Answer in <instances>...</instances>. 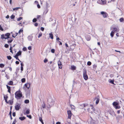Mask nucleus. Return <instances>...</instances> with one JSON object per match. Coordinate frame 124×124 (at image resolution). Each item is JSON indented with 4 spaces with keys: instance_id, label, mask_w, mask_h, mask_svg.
<instances>
[{
    "instance_id": "nucleus-1",
    "label": "nucleus",
    "mask_w": 124,
    "mask_h": 124,
    "mask_svg": "<svg viewBox=\"0 0 124 124\" xmlns=\"http://www.w3.org/2000/svg\"><path fill=\"white\" fill-rule=\"evenodd\" d=\"M15 98L17 99H21L23 96L22 93L20 89L15 93Z\"/></svg>"
},
{
    "instance_id": "nucleus-2",
    "label": "nucleus",
    "mask_w": 124,
    "mask_h": 124,
    "mask_svg": "<svg viewBox=\"0 0 124 124\" xmlns=\"http://www.w3.org/2000/svg\"><path fill=\"white\" fill-rule=\"evenodd\" d=\"M83 77L85 80H87L88 79V76L87 74L86 70H84L83 73Z\"/></svg>"
},
{
    "instance_id": "nucleus-3",
    "label": "nucleus",
    "mask_w": 124,
    "mask_h": 124,
    "mask_svg": "<svg viewBox=\"0 0 124 124\" xmlns=\"http://www.w3.org/2000/svg\"><path fill=\"white\" fill-rule=\"evenodd\" d=\"M101 14L102 15L103 17L104 18H106L108 16V15L107 13L106 12L104 11H102L101 12Z\"/></svg>"
},
{
    "instance_id": "nucleus-4",
    "label": "nucleus",
    "mask_w": 124,
    "mask_h": 124,
    "mask_svg": "<svg viewBox=\"0 0 124 124\" xmlns=\"http://www.w3.org/2000/svg\"><path fill=\"white\" fill-rule=\"evenodd\" d=\"M97 3L101 5L104 4L106 3V1L105 0H98L97 1Z\"/></svg>"
},
{
    "instance_id": "nucleus-5",
    "label": "nucleus",
    "mask_w": 124,
    "mask_h": 124,
    "mask_svg": "<svg viewBox=\"0 0 124 124\" xmlns=\"http://www.w3.org/2000/svg\"><path fill=\"white\" fill-rule=\"evenodd\" d=\"M30 85L31 84L30 83H26L24 84L23 87V88H27V89H29L30 87Z\"/></svg>"
},
{
    "instance_id": "nucleus-6",
    "label": "nucleus",
    "mask_w": 124,
    "mask_h": 124,
    "mask_svg": "<svg viewBox=\"0 0 124 124\" xmlns=\"http://www.w3.org/2000/svg\"><path fill=\"white\" fill-rule=\"evenodd\" d=\"M94 100H96V103L97 104L100 101V97L99 96H98L95 97Z\"/></svg>"
},
{
    "instance_id": "nucleus-7",
    "label": "nucleus",
    "mask_w": 124,
    "mask_h": 124,
    "mask_svg": "<svg viewBox=\"0 0 124 124\" xmlns=\"http://www.w3.org/2000/svg\"><path fill=\"white\" fill-rule=\"evenodd\" d=\"M67 112L68 115V118L70 119L71 117V116L72 115V114L70 110H68L67 111Z\"/></svg>"
},
{
    "instance_id": "nucleus-8",
    "label": "nucleus",
    "mask_w": 124,
    "mask_h": 124,
    "mask_svg": "<svg viewBox=\"0 0 124 124\" xmlns=\"http://www.w3.org/2000/svg\"><path fill=\"white\" fill-rule=\"evenodd\" d=\"M20 106V105L19 103H17L15 106L16 110H19Z\"/></svg>"
},
{
    "instance_id": "nucleus-9",
    "label": "nucleus",
    "mask_w": 124,
    "mask_h": 124,
    "mask_svg": "<svg viewBox=\"0 0 124 124\" xmlns=\"http://www.w3.org/2000/svg\"><path fill=\"white\" fill-rule=\"evenodd\" d=\"M10 35V34L9 33H6L5 35V36L6 37H5V39H8L9 38V36Z\"/></svg>"
},
{
    "instance_id": "nucleus-10",
    "label": "nucleus",
    "mask_w": 124,
    "mask_h": 124,
    "mask_svg": "<svg viewBox=\"0 0 124 124\" xmlns=\"http://www.w3.org/2000/svg\"><path fill=\"white\" fill-rule=\"evenodd\" d=\"M58 64L59 68L61 69L62 68V64L61 62V61H59L58 62Z\"/></svg>"
},
{
    "instance_id": "nucleus-11",
    "label": "nucleus",
    "mask_w": 124,
    "mask_h": 124,
    "mask_svg": "<svg viewBox=\"0 0 124 124\" xmlns=\"http://www.w3.org/2000/svg\"><path fill=\"white\" fill-rule=\"evenodd\" d=\"M113 29L112 31H113L114 33L118 32L119 31L118 29L114 27L113 28Z\"/></svg>"
},
{
    "instance_id": "nucleus-12",
    "label": "nucleus",
    "mask_w": 124,
    "mask_h": 124,
    "mask_svg": "<svg viewBox=\"0 0 124 124\" xmlns=\"http://www.w3.org/2000/svg\"><path fill=\"white\" fill-rule=\"evenodd\" d=\"M119 104L118 103L116 102H114L113 103V105L114 108Z\"/></svg>"
},
{
    "instance_id": "nucleus-13",
    "label": "nucleus",
    "mask_w": 124,
    "mask_h": 124,
    "mask_svg": "<svg viewBox=\"0 0 124 124\" xmlns=\"http://www.w3.org/2000/svg\"><path fill=\"white\" fill-rule=\"evenodd\" d=\"M6 86L7 88L8 89V92L11 93V89H10V86H8V85H6Z\"/></svg>"
},
{
    "instance_id": "nucleus-14",
    "label": "nucleus",
    "mask_w": 124,
    "mask_h": 124,
    "mask_svg": "<svg viewBox=\"0 0 124 124\" xmlns=\"http://www.w3.org/2000/svg\"><path fill=\"white\" fill-rule=\"evenodd\" d=\"M86 40L87 41L90 40L91 39L90 36L89 35L86 36Z\"/></svg>"
},
{
    "instance_id": "nucleus-15",
    "label": "nucleus",
    "mask_w": 124,
    "mask_h": 124,
    "mask_svg": "<svg viewBox=\"0 0 124 124\" xmlns=\"http://www.w3.org/2000/svg\"><path fill=\"white\" fill-rule=\"evenodd\" d=\"M13 83L12 81H10L8 83V85H13Z\"/></svg>"
},
{
    "instance_id": "nucleus-16",
    "label": "nucleus",
    "mask_w": 124,
    "mask_h": 124,
    "mask_svg": "<svg viewBox=\"0 0 124 124\" xmlns=\"http://www.w3.org/2000/svg\"><path fill=\"white\" fill-rule=\"evenodd\" d=\"M71 69L72 70H75L76 69V67L74 65H72Z\"/></svg>"
},
{
    "instance_id": "nucleus-17",
    "label": "nucleus",
    "mask_w": 124,
    "mask_h": 124,
    "mask_svg": "<svg viewBox=\"0 0 124 124\" xmlns=\"http://www.w3.org/2000/svg\"><path fill=\"white\" fill-rule=\"evenodd\" d=\"M49 37H50V38L51 39H53V34L52 33H49Z\"/></svg>"
},
{
    "instance_id": "nucleus-18",
    "label": "nucleus",
    "mask_w": 124,
    "mask_h": 124,
    "mask_svg": "<svg viewBox=\"0 0 124 124\" xmlns=\"http://www.w3.org/2000/svg\"><path fill=\"white\" fill-rule=\"evenodd\" d=\"M80 106H82V107H85L88 105V104H87L85 103L83 104H82L80 105Z\"/></svg>"
},
{
    "instance_id": "nucleus-19",
    "label": "nucleus",
    "mask_w": 124,
    "mask_h": 124,
    "mask_svg": "<svg viewBox=\"0 0 124 124\" xmlns=\"http://www.w3.org/2000/svg\"><path fill=\"white\" fill-rule=\"evenodd\" d=\"M18 34V33H16V32L15 33V34H13L12 35V37L14 38H15L16 36Z\"/></svg>"
},
{
    "instance_id": "nucleus-20",
    "label": "nucleus",
    "mask_w": 124,
    "mask_h": 124,
    "mask_svg": "<svg viewBox=\"0 0 124 124\" xmlns=\"http://www.w3.org/2000/svg\"><path fill=\"white\" fill-rule=\"evenodd\" d=\"M18 55L16 54L15 56H14V57L16 58V59L17 60H18L20 62H21V61L18 58Z\"/></svg>"
},
{
    "instance_id": "nucleus-21",
    "label": "nucleus",
    "mask_w": 124,
    "mask_h": 124,
    "mask_svg": "<svg viewBox=\"0 0 124 124\" xmlns=\"http://www.w3.org/2000/svg\"><path fill=\"white\" fill-rule=\"evenodd\" d=\"M25 119V117H19V119L23 121Z\"/></svg>"
},
{
    "instance_id": "nucleus-22",
    "label": "nucleus",
    "mask_w": 124,
    "mask_h": 124,
    "mask_svg": "<svg viewBox=\"0 0 124 124\" xmlns=\"http://www.w3.org/2000/svg\"><path fill=\"white\" fill-rule=\"evenodd\" d=\"M21 52L20 51H19L16 54V55L19 56L21 55Z\"/></svg>"
},
{
    "instance_id": "nucleus-23",
    "label": "nucleus",
    "mask_w": 124,
    "mask_h": 124,
    "mask_svg": "<svg viewBox=\"0 0 124 124\" xmlns=\"http://www.w3.org/2000/svg\"><path fill=\"white\" fill-rule=\"evenodd\" d=\"M13 101L10 100L8 101V103H9L10 105H12L13 103Z\"/></svg>"
},
{
    "instance_id": "nucleus-24",
    "label": "nucleus",
    "mask_w": 124,
    "mask_h": 124,
    "mask_svg": "<svg viewBox=\"0 0 124 124\" xmlns=\"http://www.w3.org/2000/svg\"><path fill=\"white\" fill-rule=\"evenodd\" d=\"M114 34V32L113 31H112L110 33V36L112 37L113 36Z\"/></svg>"
},
{
    "instance_id": "nucleus-25",
    "label": "nucleus",
    "mask_w": 124,
    "mask_h": 124,
    "mask_svg": "<svg viewBox=\"0 0 124 124\" xmlns=\"http://www.w3.org/2000/svg\"><path fill=\"white\" fill-rule=\"evenodd\" d=\"M23 29H20L18 31V33H19V35L20 34V33L21 32L23 33Z\"/></svg>"
},
{
    "instance_id": "nucleus-26",
    "label": "nucleus",
    "mask_w": 124,
    "mask_h": 124,
    "mask_svg": "<svg viewBox=\"0 0 124 124\" xmlns=\"http://www.w3.org/2000/svg\"><path fill=\"white\" fill-rule=\"evenodd\" d=\"M30 110L29 109L27 110L25 112L26 114H29L30 113Z\"/></svg>"
},
{
    "instance_id": "nucleus-27",
    "label": "nucleus",
    "mask_w": 124,
    "mask_h": 124,
    "mask_svg": "<svg viewBox=\"0 0 124 124\" xmlns=\"http://www.w3.org/2000/svg\"><path fill=\"white\" fill-rule=\"evenodd\" d=\"M120 107L119 105V104L118 105H117V106H116L115 108H116V109H119L120 108Z\"/></svg>"
},
{
    "instance_id": "nucleus-28",
    "label": "nucleus",
    "mask_w": 124,
    "mask_h": 124,
    "mask_svg": "<svg viewBox=\"0 0 124 124\" xmlns=\"http://www.w3.org/2000/svg\"><path fill=\"white\" fill-rule=\"evenodd\" d=\"M4 65L3 64L1 63L0 64V67L1 68L4 67Z\"/></svg>"
},
{
    "instance_id": "nucleus-29",
    "label": "nucleus",
    "mask_w": 124,
    "mask_h": 124,
    "mask_svg": "<svg viewBox=\"0 0 124 124\" xmlns=\"http://www.w3.org/2000/svg\"><path fill=\"white\" fill-rule=\"evenodd\" d=\"M29 101L28 100H25L24 101V103L26 104H27L29 103Z\"/></svg>"
},
{
    "instance_id": "nucleus-30",
    "label": "nucleus",
    "mask_w": 124,
    "mask_h": 124,
    "mask_svg": "<svg viewBox=\"0 0 124 124\" xmlns=\"http://www.w3.org/2000/svg\"><path fill=\"white\" fill-rule=\"evenodd\" d=\"M120 21L121 22H123L124 21V19L123 18H120Z\"/></svg>"
},
{
    "instance_id": "nucleus-31",
    "label": "nucleus",
    "mask_w": 124,
    "mask_h": 124,
    "mask_svg": "<svg viewBox=\"0 0 124 124\" xmlns=\"http://www.w3.org/2000/svg\"><path fill=\"white\" fill-rule=\"evenodd\" d=\"M4 36H5L4 34H2L1 35V38L2 39H5V38H6L5 37H4Z\"/></svg>"
},
{
    "instance_id": "nucleus-32",
    "label": "nucleus",
    "mask_w": 124,
    "mask_h": 124,
    "mask_svg": "<svg viewBox=\"0 0 124 124\" xmlns=\"http://www.w3.org/2000/svg\"><path fill=\"white\" fill-rule=\"evenodd\" d=\"M42 33L41 32H40L39 34V35L38 36V38H39L40 37L42 36Z\"/></svg>"
},
{
    "instance_id": "nucleus-33",
    "label": "nucleus",
    "mask_w": 124,
    "mask_h": 124,
    "mask_svg": "<svg viewBox=\"0 0 124 124\" xmlns=\"http://www.w3.org/2000/svg\"><path fill=\"white\" fill-rule=\"evenodd\" d=\"M15 17V15H12L10 16V18L11 19H14Z\"/></svg>"
},
{
    "instance_id": "nucleus-34",
    "label": "nucleus",
    "mask_w": 124,
    "mask_h": 124,
    "mask_svg": "<svg viewBox=\"0 0 124 124\" xmlns=\"http://www.w3.org/2000/svg\"><path fill=\"white\" fill-rule=\"evenodd\" d=\"M25 81V78H23L21 79V81L22 83H24Z\"/></svg>"
},
{
    "instance_id": "nucleus-35",
    "label": "nucleus",
    "mask_w": 124,
    "mask_h": 124,
    "mask_svg": "<svg viewBox=\"0 0 124 124\" xmlns=\"http://www.w3.org/2000/svg\"><path fill=\"white\" fill-rule=\"evenodd\" d=\"M91 62L90 61H88L87 62V65L88 66H90L91 64Z\"/></svg>"
},
{
    "instance_id": "nucleus-36",
    "label": "nucleus",
    "mask_w": 124,
    "mask_h": 124,
    "mask_svg": "<svg viewBox=\"0 0 124 124\" xmlns=\"http://www.w3.org/2000/svg\"><path fill=\"white\" fill-rule=\"evenodd\" d=\"M23 19V17H20L17 19L18 21H19Z\"/></svg>"
},
{
    "instance_id": "nucleus-37",
    "label": "nucleus",
    "mask_w": 124,
    "mask_h": 124,
    "mask_svg": "<svg viewBox=\"0 0 124 124\" xmlns=\"http://www.w3.org/2000/svg\"><path fill=\"white\" fill-rule=\"evenodd\" d=\"M7 58L9 60H11L12 58L10 56H7Z\"/></svg>"
},
{
    "instance_id": "nucleus-38",
    "label": "nucleus",
    "mask_w": 124,
    "mask_h": 124,
    "mask_svg": "<svg viewBox=\"0 0 124 124\" xmlns=\"http://www.w3.org/2000/svg\"><path fill=\"white\" fill-rule=\"evenodd\" d=\"M37 21V19L35 18L33 19L32 20L33 22L35 23Z\"/></svg>"
},
{
    "instance_id": "nucleus-39",
    "label": "nucleus",
    "mask_w": 124,
    "mask_h": 124,
    "mask_svg": "<svg viewBox=\"0 0 124 124\" xmlns=\"http://www.w3.org/2000/svg\"><path fill=\"white\" fill-rule=\"evenodd\" d=\"M96 65L95 64H94L93 66V68L95 69L96 68Z\"/></svg>"
},
{
    "instance_id": "nucleus-40",
    "label": "nucleus",
    "mask_w": 124,
    "mask_h": 124,
    "mask_svg": "<svg viewBox=\"0 0 124 124\" xmlns=\"http://www.w3.org/2000/svg\"><path fill=\"white\" fill-rule=\"evenodd\" d=\"M17 122V121L16 119H15L14 121L13 122L12 124H15L16 122Z\"/></svg>"
},
{
    "instance_id": "nucleus-41",
    "label": "nucleus",
    "mask_w": 124,
    "mask_h": 124,
    "mask_svg": "<svg viewBox=\"0 0 124 124\" xmlns=\"http://www.w3.org/2000/svg\"><path fill=\"white\" fill-rule=\"evenodd\" d=\"M8 45L7 44H6L4 45V47L6 48H7L8 47Z\"/></svg>"
},
{
    "instance_id": "nucleus-42",
    "label": "nucleus",
    "mask_w": 124,
    "mask_h": 124,
    "mask_svg": "<svg viewBox=\"0 0 124 124\" xmlns=\"http://www.w3.org/2000/svg\"><path fill=\"white\" fill-rule=\"evenodd\" d=\"M12 48L11 46H10V52L11 53H13V52L12 51Z\"/></svg>"
},
{
    "instance_id": "nucleus-43",
    "label": "nucleus",
    "mask_w": 124,
    "mask_h": 124,
    "mask_svg": "<svg viewBox=\"0 0 124 124\" xmlns=\"http://www.w3.org/2000/svg\"><path fill=\"white\" fill-rule=\"evenodd\" d=\"M70 107L72 109H74L75 108V107L73 105H70Z\"/></svg>"
},
{
    "instance_id": "nucleus-44",
    "label": "nucleus",
    "mask_w": 124,
    "mask_h": 124,
    "mask_svg": "<svg viewBox=\"0 0 124 124\" xmlns=\"http://www.w3.org/2000/svg\"><path fill=\"white\" fill-rule=\"evenodd\" d=\"M19 8H13V10H18V9Z\"/></svg>"
},
{
    "instance_id": "nucleus-45",
    "label": "nucleus",
    "mask_w": 124,
    "mask_h": 124,
    "mask_svg": "<svg viewBox=\"0 0 124 124\" xmlns=\"http://www.w3.org/2000/svg\"><path fill=\"white\" fill-rule=\"evenodd\" d=\"M109 82L113 84H114V80H111Z\"/></svg>"
},
{
    "instance_id": "nucleus-46",
    "label": "nucleus",
    "mask_w": 124,
    "mask_h": 124,
    "mask_svg": "<svg viewBox=\"0 0 124 124\" xmlns=\"http://www.w3.org/2000/svg\"><path fill=\"white\" fill-rule=\"evenodd\" d=\"M55 50L54 49H53L51 50V52L52 53H54L55 52Z\"/></svg>"
},
{
    "instance_id": "nucleus-47",
    "label": "nucleus",
    "mask_w": 124,
    "mask_h": 124,
    "mask_svg": "<svg viewBox=\"0 0 124 124\" xmlns=\"http://www.w3.org/2000/svg\"><path fill=\"white\" fill-rule=\"evenodd\" d=\"M47 59L46 58L44 60V62L45 63H46L47 62Z\"/></svg>"
},
{
    "instance_id": "nucleus-48",
    "label": "nucleus",
    "mask_w": 124,
    "mask_h": 124,
    "mask_svg": "<svg viewBox=\"0 0 124 124\" xmlns=\"http://www.w3.org/2000/svg\"><path fill=\"white\" fill-rule=\"evenodd\" d=\"M27 117H28L30 119H31L32 118V117L31 115H27Z\"/></svg>"
},
{
    "instance_id": "nucleus-49",
    "label": "nucleus",
    "mask_w": 124,
    "mask_h": 124,
    "mask_svg": "<svg viewBox=\"0 0 124 124\" xmlns=\"http://www.w3.org/2000/svg\"><path fill=\"white\" fill-rule=\"evenodd\" d=\"M27 50V49L25 47H24L23 48V50L24 51H25Z\"/></svg>"
},
{
    "instance_id": "nucleus-50",
    "label": "nucleus",
    "mask_w": 124,
    "mask_h": 124,
    "mask_svg": "<svg viewBox=\"0 0 124 124\" xmlns=\"http://www.w3.org/2000/svg\"><path fill=\"white\" fill-rule=\"evenodd\" d=\"M39 120L41 122H42V121H43L42 120V118L41 117H39Z\"/></svg>"
},
{
    "instance_id": "nucleus-51",
    "label": "nucleus",
    "mask_w": 124,
    "mask_h": 124,
    "mask_svg": "<svg viewBox=\"0 0 124 124\" xmlns=\"http://www.w3.org/2000/svg\"><path fill=\"white\" fill-rule=\"evenodd\" d=\"M0 30L2 31H3V29L1 25H0Z\"/></svg>"
},
{
    "instance_id": "nucleus-52",
    "label": "nucleus",
    "mask_w": 124,
    "mask_h": 124,
    "mask_svg": "<svg viewBox=\"0 0 124 124\" xmlns=\"http://www.w3.org/2000/svg\"><path fill=\"white\" fill-rule=\"evenodd\" d=\"M4 98L5 100V99H7L8 98V96H6L5 95H4Z\"/></svg>"
},
{
    "instance_id": "nucleus-53",
    "label": "nucleus",
    "mask_w": 124,
    "mask_h": 124,
    "mask_svg": "<svg viewBox=\"0 0 124 124\" xmlns=\"http://www.w3.org/2000/svg\"><path fill=\"white\" fill-rule=\"evenodd\" d=\"M28 49L29 50H31V46H29L28 47Z\"/></svg>"
},
{
    "instance_id": "nucleus-54",
    "label": "nucleus",
    "mask_w": 124,
    "mask_h": 124,
    "mask_svg": "<svg viewBox=\"0 0 124 124\" xmlns=\"http://www.w3.org/2000/svg\"><path fill=\"white\" fill-rule=\"evenodd\" d=\"M13 41V40H10L8 41V43H11Z\"/></svg>"
},
{
    "instance_id": "nucleus-55",
    "label": "nucleus",
    "mask_w": 124,
    "mask_h": 124,
    "mask_svg": "<svg viewBox=\"0 0 124 124\" xmlns=\"http://www.w3.org/2000/svg\"><path fill=\"white\" fill-rule=\"evenodd\" d=\"M41 30L42 31H43L44 30V28L43 27H41Z\"/></svg>"
},
{
    "instance_id": "nucleus-56",
    "label": "nucleus",
    "mask_w": 124,
    "mask_h": 124,
    "mask_svg": "<svg viewBox=\"0 0 124 124\" xmlns=\"http://www.w3.org/2000/svg\"><path fill=\"white\" fill-rule=\"evenodd\" d=\"M46 106V104L45 103H44V105L42 106V107L43 108H44Z\"/></svg>"
},
{
    "instance_id": "nucleus-57",
    "label": "nucleus",
    "mask_w": 124,
    "mask_h": 124,
    "mask_svg": "<svg viewBox=\"0 0 124 124\" xmlns=\"http://www.w3.org/2000/svg\"><path fill=\"white\" fill-rule=\"evenodd\" d=\"M90 106L92 107V108L93 109V110H94V111L95 110H94L93 109H93H94L93 108V105H92V104H91V105H90Z\"/></svg>"
},
{
    "instance_id": "nucleus-58",
    "label": "nucleus",
    "mask_w": 124,
    "mask_h": 124,
    "mask_svg": "<svg viewBox=\"0 0 124 124\" xmlns=\"http://www.w3.org/2000/svg\"><path fill=\"white\" fill-rule=\"evenodd\" d=\"M12 115L13 116H16V113L15 112H13L12 114Z\"/></svg>"
},
{
    "instance_id": "nucleus-59",
    "label": "nucleus",
    "mask_w": 124,
    "mask_h": 124,
    "mask_svg": "<svg viewBox=\"0 0 124 124\" xmlns=\"http://www.w3.org/2000/svg\"><path fill=\"white\" fill-rule=\"evenodd\" d=\"M38 24L37 23H35L34 24V25L36 26H38Z\"/></svg>"
},
{
    "instance_id": "nucleus-60",
    "label": "nucleus",
    "mask_w": 124,
    "mask_h": 124,
    "mask_svg": "<svg viewBox=\"0 0 124 124\" xmlns=\"http://www.w3.org/2000/svg\"><path fill=\"white\" fill-rule=\"evenodd\" d=\"M37 7L38 8H40V5H39V4H37Z\"/></svg>"
},
{
    "instance_id": "nucleus-61",
    "label": "nucleus",
    "mask_w": 124,
    "mask_h": 124,
    "mask_svg": "<svg viewBox=\"0 0 124 124\" xmlns=\"http://www.w3.org/2000/svg\"><path fill=\"white\" fill-rule=\"evenodd\" d=\"M19 62L18 61H16V63L17 64H19Z\"/></svg>"
},
{
    "instance_id": "nucleus-62",
    "label": "nucleus",
    "mask_w": 124,
    "mask_h": 124,
    "mask_svg": "<svg viewBox=\"0 0 124 124\" xmlns=\"http://www.w3.org/2000/svg\"><path fill=\"white\" fill-rule=\"evenodd\" d=\"M21 70L22 71H23V67H21Z\"/></svg>"
},
{
    "instance_id": "nucleus-63",
    "label": "nucleus",
    "mask_w": 124,
    "mask_h": 124,
    "mask_svg": "<svg viewBox=\"0 0 124 124\" xmlns=\"http://www.w3.org/2000/svg\"><path fill=\"white\" fill-rule=\"evenodd\" d=\"M120 110H119L117 111V113L118 114H119L120 113Z\"/></svg>"
},
{
    "instance_id": "nucleus-64",
    "label": "nucleus",
    "mask_w": 124,
    "mask_h": 124,
    "mask_svg": "<svg viewBox=\"0 0 124 124\" xmlns=\"http://www.w3.org/2000/svg\"><path fill=\"white\" fill-rule=\"evenodd\" d=\"M76 45L75 44H74L72 46H73L74 47H75L76 46Z\"/></svg>"
}]
</instances>
